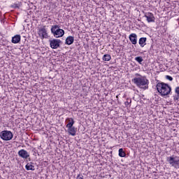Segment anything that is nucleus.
<instances>
[{"mask_svg":"<svg viewBox=\"0 0 179 179\" xmlns=\"http://www.w3.org/2000/svg\"><path fill=\"white\" fill-rule=\"evenodd\" d=\"M156 87L158 93L162 96H169L171 94V86L167 83L159 82L157 83Z\"/></svg>","mask_w":179,"mask_h":179,"instance_id":"obj_1","label":"nucleus"},{"mask_svg":"<svg viewBox=\"0 0 179 179\" xmlns=\"http://www.w3.org/2000/svg\"><path fill=\"white\" fill-rule=\"evenodd\" d=\"M132 82H134V83H135L138 87H140V89H143V90L149 89V80H148L145 76L141 78H134L132 80Z\"/></svg>","mask_w":179,"mask_h":179,"instance_id":"obj_2","label":"nucleus"},{"mask_svg":"<svg viewBox=\"0 0 179 179\" xmlns=\"http://www.w3.org/2000/svg\"><path fill=\"white\" fill-rule=\"evenodd\" d=\"M51 34L55 38H59L61 37H64L65 34V31L61 29L59 25H52L50 29Z\"/></svg>","mask_w":179,"mask_h":179,"instance_id":"obj_3","label":"nucleus"},{"mask_svg":"<svg viewBox=\"0 0 179 179\" xmlns=\"http://www.w3.org/2000/svg\"><path fill=\"white\" fill-rule=\"evenodd\" d=\"M166 162L174 167L175 169H179V159L175 155L166 157Z\"/></svg>","mask_w":179,"mask_h":179,"instance_id":"obj_4","label":"nucleus"},{"mask_svg":"<svg viewBox=\"0 0 179 179\" xmlns=\"http://www.w3.org/2000/svg\"><path fill=\"white\" fill-rule=\"evenodd\" d=\"M0 138L3 141H12L13 134L10 131L3 130L0 132Z\"/></svg>","mask_w":179,"mask_h":179,"instance_id":"obj_5","label":"nucleus"},{"mask_svg":"<svg viewBox=\"0 0 179 179\" xmlns=\"http://www.w3.org/2000/svg\"><path fill=\"white\" fill-rule=\"evenodd\" d=\"M71 122H69L66 124V128H68V132L69 135H71V136H75L76 135V128L73 127V124H75V120L73 119H70Z\"/></svg>","mask_w":179,"mask_h":179,"instance_id":"obj_6","label":"nucleus"},{"mask_svg":"<svg viewBox=\"0 0 179 179\" xmlns=\"http://www.w3.org/2000/svg\"><path fill=\"white\" fill-rule=\"evenodd\" d=\"M49 43L52 50H57V48H59L61 47V44H62V41L54 38L50 40Z\"/></svg>","mask_w":179,"mask_h":179,"instance_id":"obj_7","label":"nucleus"},{"mask_svg":"<svg viewBox=\"0 0 179 179\" xmlns=\"http://www.w3.org/2000/svg\"><path fill=\"white\" fill-rule=\"evenodd\" d=\"M38 34L41 40H44V38H47L48 37V33L47 32L45 26L38 29Z\"/></svg>","mask_w":179,"mask_h":179,"instance_id":"obj_8","label":"nucleus"},{"mask_svg":"<svg viewBox=\"0 0 179 179\" xmlns=\"http://www.w3.org/2000/svg\"><path fill=\"white\" fill-rule=\"evenodd\" d=\"M18 156L22 157V159H29V157H30V154H29L26 150L22 149L18 151Z\"/></svg>","mask_w":179,"mask_h":179,"instance_id":"obj_9","label":"nucleus"},{"mask_svg":"<svg viewBox=\"0 0 179 179\" xmlns=\"http://www.w3.org/2000/svg\"><path fill=\"white\" fill-rule=\"evenodd\" d=\"M129 38L131 44H133L134 45H136V44L138 43V35H136V34H131L129 36Z\"/></svg>","mask_w":179,"mask_h":179,"instance_id":"obj_10","label":"nucleus"},{"mask_svg":"<svg viewBox=\"0 0 179 179\" xmlns=\"http://www.w3.org/2000/svg\"><path fill=\"white\" fill-rule=\"evenodd\" d=\"M145 17H146L147 22H148V23H152L155 20V15H153V13H145Z\"/></svg>","mask_w":179,"mask_h":179,"instance_id":"obj_11","label":"nucleus"},{"mask_svg":"<svg viewBox=\"0 0 179 179\" xmlns=\"http://www.w3.org/2000/svg\"><path fill=\"white\" fill-rule=\"evenodd\" d=\"M21 38L22 37L20 36V35L19 34L15 35L14 36L12 37L11 43H13V44H17L20 43Z\"/></svg>","mask_w":179,"mask_h":179,"instance_id":"obj_12","label":"nucleus"},{"mask_svg":"<svg viewBox=\"0 0 179 179\" xmlns=\"http://www.w3.org/2000/svg\"><path fill=\"white\" fill-rule=\"evenodd\" d=\"M73 41H75V37L69 36L66 38L65 44H66V45H72Z\"/></svg>","mask_w":179,"mask_h":179,"instance_id":"obj_13","label":"nucleus"},{"mask_svg":"<svg viewBox=\"0 0 179 179\" xmlns=\"http://www.w3.org/2000/svg\"><path fill=\"white\" fill-rule=\"evenodd\" d=\"M147 40H148V38L146 37L140 38V39L138 41L140 47H141V48L145 47V45H146Z\"/></svg>","mask_w":179,"mask_h":179,"instance_id":"obj_14","label":"nucleus"},{"mask_svg":"<svg viewBox=\"0 0 179 179\" xmlns=\"http://www.w3.org/2000/svg\"><path fill=\"white\" fill-rule=\"evenodd\" d=\"M175 93L176 95L173 96V100L174 101H177V100H179V87H176Z\"/></svg>","mask_w":179,"mask_h":179,"instance_id":"obj_15","label":"nucleus"},{"mask_svg":"<svg viewBox=\"0 0 179 179\" xmlns=\"http://www.w3.org/2000/svg\"><path fill=\"white\" fill-rule=\"evenodd\" d=\"M119 156L120 157H125V156H127V153H125L123 148L119 149Z\"/></svg>","mask_w":179,"mask_h":179,"instance_id":"obj_16","label":"nucleus"},{"mask_svg":"<svg viewBox=\"0 0 179 179\" xmlns=\"http://www.w3.org/2000/svg\"><path fill=\"white\" fill-rule=\"evenodd\" d=\"M25 169L27 171L31 170V171H34V166L32 164H30V163H28L26 166H25Z\"/></svg>","mask_w":179,"mask_h":179,"instance_id":"obj_17","label":"nucleus"},{"mask_svg":"<svg viewBox=\"0 0 179 179\" xmlns=\"http://www.w3.org/2000/svg\"><path fill=\"white\" fill-rule=\"evenodd\" d=\"M111 59V56L110 55H104L103 57V61H110Z\"/></svg>","mask_w":179,"mask_h":179,"instance_id":"obj_18","label":"nucleus"},{"mask_svg":"<svg viewBox=\"0 0 179 179\" xmlns=\"http://www.w3.org/2000/svg\"><path fill=\"white\" fill-rule=\"evenodd\" d=\"M22 4L20 3H14L11 5V8H13V9H19V8H20Z\"/></svg>","mask_w":179,"mask_h":179,"instance_id":"obj_19","label":"nucleus"},{"mask_svg":"<svg viewBox=\"0 0 179 179\" xmlns=\"http://www.w3.org/2000/svg\"><path fill=\"white\" fill-rule=\"evenodd\" d=\"M135 61L138 62V64H142V62H143V58H142L141 56H138L135 57Z\"/></svg>","mask_w":179,"mask_h":179,"instance_id":"obj_20","label":"nucleus"},{"mask_svg":"<svg viewBox=\"0 0 179 179\" xmlns=\"http://www.w3.org/2000/svg\"><path fill=\"white\" fill-rule=\"evenodd\" d=\"M131 103H132V99H127V101L124 102V105L126 106V107H128V106H129L131 104Z\"/></svg>","mask_w":179,"mask_h":179,"instance_id":"obj_21","label":"nucleus"},{"mask_svg":"<svg viewBox=\"0 0 179 179\" xmlns=\"http://www.w3.org/2000/svg\"><path fill=\"white\" fill-rule=\"evenodd\" d=\"M166 79H167L168 80H170V82H172L173 80V77H171V76H166Z\"/></svg>","mask_w":179,"mask_h":179,"instance_id":"obj_22","label":"nucleus"},{"mask_svg":"<svg viewBox=\"0 0 179 179\" xmlns=\"http://www.w3.org/2000/svg\"><path fill=\"white\" fill-rule=\"evenodd\" d=\"M73 120V118H72V117H69V118H67V119L66 120V121H68V122H69H69H72V120Z\"/></svg>","mask_w":179,"mask_h":179,"instance_id":"obj_23","label":"nucleus"},{"mask_svg":"<svg viewBox=\"0 0 179 179\" xmlns=\"http://www.w3.org/2000/svg\"><path fill=\"white\" fill-rule=\"evenodd\" d=\"M76 179H83V176H80V174L77 176Z\"/></svg>","mask_w":179,"mask_h":179,"instance_id":"obj_24","label":"nucleus"},{"mask_svg":"<svg viewBox=\"0 0 179 179\" xmlns=\"http://www.w3.org/2000/svg\"><path fill=\"white\" fill-rule=\"evenodd\" d=\"M31 159L30 158H29V161L30 162Z\"/></svg>","mask_w":179,"mask_h":179,"instance_id":"obj_25","label":"nucleus"},{"mask_svg":"<svg viewBox=\"0 0 179 179\" xmlns=\"http://www.w3.org/2000/svg\"><path fill=\"white\" fill-rule=\"evenodd\" d=\"M137 76H139V74H136Z\"/></svg>","mask_w":179,"mask_h":179,"instance_id":"obj_26","label":"nucleus"},{"mask_svg":"<svg viewBox=\"0 0 179 179\" xmlns=\"http://www.w3.org/2000/svg\"><path fill=\"white\" fill-rule=\"evenodd\" d=\"M1 32H0V36H1Z\"/></svg>","mask_w":179,"mask_h":179,"instance_id":"obj_27","label":"nucleus"}]
</instances>
